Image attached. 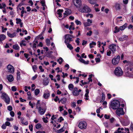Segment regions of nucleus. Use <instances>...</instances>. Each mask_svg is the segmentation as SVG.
Masks as SVG:
<instances>
[{
    "label": "nucleus",
    "instance_id": "32",
    "mask_svg": "<svg viewBox=\"0 0 133 133\" xmlns=\"http://www.w3.org/2000/svg\"><path fill=\"white\" fill-rule=\"evenodd\" d=\"M63 61V60L62 58L61 57H60L59 58L57 59V61L59 62L60 64H61Z\"/></svg>",
    "mask_w": 133,
    "mask_h": 133
},
{
    "label": "nucleus",
    "instance_id": "46",
    "mask_svg": "<svg viewBox=\"0 0 133 133\" xmlns=\"http://www.w3.org/2000/svg\"><path fill=\"white\" fill-rule=\"evenodd\" d=\"M37 68V67L36 65H34L32 66V68L35 72V71L36 70Z\"/></svg>",
    "mask_w": 133,
    "mask_h": 133
},
{
    "label": "nucleus",
    "instance_id": "63",
    "mask_svg": "<svg viewBox=\"0 0 133 133\" xmlns=\"http://www.w3.org/2000/svg\"><path fill=\"white\" fill-rule=\"evenodd\" d=\"M39 69L40 70L41 72H43L44 71V70L43 69L42 66H40L39 67Z\"/></svg>",
    "mask_w": 133,
    "mask_h": 133
},
{
    "label": "nucleus",
    "instance_id": "1",
    "mask_svg": "<svg viewBox=\"0 0 133 133\" xmlns=\"http://www.w3.org/2000/svg\"><path fill=\"white\" fill-rule=\"evenodd\" d=\"M124 63H126L128 66L127 67L126 69L128 71H131V73L126 71V70L125 72L126 75L130 77H133V62L127 61V60L123 61Z\"/></svg>",
    "mask_w": 133,
    "mask_h": 133
},
{
    "label": "nucleus",
    "instance_id": "43",
    "mask_svg": "<svg viewBox=\"0 0 133 133\" xmlns=\"http://www.w3.org/2000/svg\"><path fill=\"white\" fill-rule=\"evenodd\" d=\"M29 104L32 108H34V106L35 104V103H32L30 101L29 102Z\"/></svg>",
    "mask_w": 133,
    "mask_h": 133
},
{
    "label": "nucleus",
    "instance_id": "34",
    "mask_svg": "<svg viewBox=\"0 0 133 133\" xmlns=\"http://www.w3.org/2000/svg\"><path fill=\"white\" fill-rule=\"evenodd\" d=\"M13 48L16 50H18L19 49V47L18 45L16 44L13 45Z\"/></svg>",
    "mask_w": 133,
    "mask_h": 133
},
{
    "label": "nucleus",
    "instance_id": "27",
    "mask_svg": "<svg viewBox=\"0 0 133 133\" xmlns=\"http://www.w3.org/2000/svg\"><path fill=\"white\" fill-rule=\"evenodd\" d=\"M26 42L24 40H23L21 42L20 45L21 47L23 46H25L26 45Z\"/></svg>",
    "mask_w": 133,
    "mask_h": 133
},
{
    "label": "nucleus",
    "instance_id": "55",
    "mask_svg": "<svg viewBox=\"0 0 133 133\" xmlns=\"http://www.w3.org/2000/svg\"><path fill=\"white\" fill-rule=\"evenodd\" d=\"M79 39L78 38H77L76 39L75 41V42L77 43V45H78L79 44Z\"/></svg>",
    "mask_w": 133,
    "mask_h": 133
},
{
    "label": "nucleus",
    "instance_id": "11",
    "mask_svg": "<svg viewBox=\"0 0 133 133\" xmlns=\"http://www.w3.org/2000/svg\"><path fill=\"white\" fill-rule=\"evenodd\" d=\"M120 58V57L119 56L114 57L112 60V64L114 65H116L118 64L119 63Z\"/></svg>",
    "mask_w": 133,
    "mask_h": 133
},
{
    "label": "nucleus",
    "instance_id": "49",
    "mask_svg": "<svg viewBox=\"0 0 133 133\" xmlns=\"http://www.w3.org/2000/svg\"><path fill=\"white\" fill-rule=\"evenodd\" d=\"M110 121L111 123H113L116 121V120L114 118L112 117L110 119Z\"/></svg>",
    "mask_w": 133,
    "mask_h": 133
},
{
    "label": "nucleus",
    "instance_id": "52",
    "mask_svg": "<svg viewBox=\"0 0 133 133\" xmlns=\"http://www.w3.org/2000/svg\"><path fill=\"white\" fill-rule=\"evenodd\" d=\"M46 42L47 45H50V40L49 39H46Z\"/></svg>",
    "mask_w": 133,
    "mask_h": 133
},
{
    "label": "nucleus",
    "instance_id": "38",
    "mask_svg": "<svg viewBox=\"0 0 133 133\" xmlns=\"http://www.w3.org/2000/svg\"><path fill=\"white\" fill-rule=\"evenodd\" d=\"M16 23L17 24L20 23L22 21L21 20L20 18H16Z\"/></svg>",
    "mask_w": 133,
    "mask_h": 133
},
{
    "label": "nucleus",
    "instance_id": "36",
    "mask_svg": "<svg viewBox=\"0 0 133 133\" xmlns=\"http://www.w3.org/2000/svg\"><path fill=\"white\" fill-rule=\"evenodd\" d=\"M115 30L114 31V32L115 33L118 32L119 30V28L117 26H116L115 27Z\"/></svg>",
    "mask_w": 133,
    "mask_h": 133
},
{
    "label": "nucleus",
    "instance_id": "45",
    "mask_svg": "<svg viewBox=\"0 0 133 133\" xmlns=\"http://www.w3.org/2000/svg\"><path fill=\"white\" fill-rule=\"evenodd\" d=\"M40 3L41 4L42 6H44L45 5H46L45 4V2L44 0H41V1Z\"/></svg>",
    "mask_w": 133,
    "mask_h": 133
},
{
    "label": "nucleus",
    "instance_id": "24",
    "mask_svg": "<svg viewBox=\"0 0 133 133\" xmlns=\"http://www.w3.org/2000/svg\"><path fill=\"white\" fill-rule=\"evenodd\" d=\"M86 93L85 95V99L86 100H88L89 99V96L88 94H89V90L88 89H87L85 90Z\"/></svg>",
    "mask_w": 133,
    "mask_h": 133
},
{
    "label": "nucleus",
    "instance_id": "61",
    "mask_svg": "<svg viewBox=\"0 0 133 133\" xmlns=\"http://www.w3.org/2000/svg\"><path fill=\"white\" fill-rule=\"evenodd\" d=\"M59 110L60 111H62L63 110V106H60L58 108Z\"/></svg>",
    "mask_w": 133,
    "mask_h": 133
},
{
    "label": "nucleus",
    "instance_id": "44",
    "mask_svg": "<svg viewBox=\"0 0 133 133\" xmlns=\"http://www.w3.org/2000/svg\"><path fill=\"white\" fill-rule=\"evenodd\" d=\"M17 78L19 79L20 78V72L18 70L17 71Z\"/></svg>",
    "mask_w": 133,
    "mask_h": 133
},
{
    "label": "nucleus",
    "instance_id": "41",
    "mask_svg": "<svg viewBox=\"0 0 133 133\" xmlns=\"http://www.w3.org/2000/svg\"><path fill=\"white\" fill-rule=\"evenodd\" d=\"M75 22L76 24L77 25H80L82 24L81 22L77 19L76 20Z\"/></svg>",
    "mask_w": 133,
    "mask_h": 133
},
{
    "label": "nucleus",
    "instance_id": "2",
    "mask_svg": "<svg viewBox=\"0 0 133 133\" xmlns=\"http://www.w3.org/2000/svg\"><path fill=\"white\" fill-rule=\"evenodd\" d=\"M120 105L119 101L117 100H114L112 101L111 103V106L113 109H116L119 108Z\"/></svg>",
    "mask_w": 133,
    "mask_h": 133
},
{
    "label": "nucleus",
    "instance_id": "42",
    "mask_svg": "<svg viewBox=\"0 0 133 133\" xmlns=\"http://www.w3.org/2000/svg\"><path fill=\"white\" fill-rule=\"evenodd\" d=\"M85 16L87 17H89L90 18H92L93 17V15L90 14H87Z\"/></svg>",
    "mask_w": 133,
    "mask_h": 133
},
{
    "label": "nucleus",
    "instance_id": "18",
    "mask_svg": "<svg viewBox=\"0 0 133 133\" xmlns=\"http://www.w3.org/2000/svg\"><path fill=\"white\" fill-rule=\"evenodd\" d=\"M75 3L74 2V4L78 9L81 7V0H74Z\"/></svg>",
    "mask_w": 133,
    "mask_h": 133
},
{
    "label": "nucleus",
    "instance_id": "7",
    "mask_svg": "<svg viewBox=\"0 0 133 133\" xmlns=\"http://www.w3.org/2000/svg\"><path fill=\"white\" fill-rule=\"evenodd\" d=\"M36 108L38 109L39 113L41 115H43L45 112L46 110V107H38V106H36Z\"/></svg>",
    "mask_w": 133,
    "mask_h": 133
},
{
    "label": "nucleus",
    "instance_id": "62",
    "mask_svg": "<svg viewBox=\"0 0 133 133\" xmlns=\"http://www.w3.org/2000/svg\"><path fill=\"white\" fill-rule=\"evenodd\" d=\"M92 33V32L91 31H90L89 32L87 33V36H90Z\"/></svg>",
    "mask_w": 133,
    "mask_h": 133
},
{
    "label": "nucleus",
    "instance_id": "51",
    "mask_svg": "<svg viewBox=\"0 0 133 133\" xmlns=\"http://www.w3.org/2000/svg\"><path fill=\"white\" fill-rule=\"evenodd\" d=\"M105 99V95L104 94H102V99L101 100L100 102H103Z\"/></svg>",
    "mask_w": 133,
    "mask_h": 133
},
{
    "label": "nucleus",
    "instance_id": "23",
    "mask_svg": "<svg viewBox=\"0 0 133 133\" xmlns=\"http://www.w3.org/2000/svg\"><path fill=\"white\" fill-rule=\"evenodd\" d=\"M63 10L62 9H58L57 11V14L58 15V17H62V13L63 12Z\"/></svg>",
    "mask_w": 133,
    "mask_h": 133
},
{
    "label": "nucleus",
    "instance_id": "50",
    "mask_svg": "<svg viewBox=\"0 0 133 133\" xmlns=\"http://www.w3.org/2000/svg\"><path fill=\"white\" fill-rule=\"evenodd\" d=\"M11 89L12 91H16L17 90L16 87L15 86L12 87Z\"/></svg>",
    "mask_w": 133,
    "mask_h": 133
},
{
    "label": "nucleus",
    "instance_id": "54",
    "mask_svg": "<svg viewBox=\"0 0 133 133\" xmlns=\"http://www.w3.org/2000/svg\"><path fill=\"white\" fill-rule=\"evenodd\" d=\"M69 29L70 30H73L75 29V28L74 26L70 25L69 26Z\"/></svg>",
    "mask_w": 133,
    "mask_h": 133
},
{
    "label": "nucleus",
    "instance_id": "17",
    "mask_svg": "<svg viewBox=\"0 0 133 133\" xmlns=\"http://www.w3.org/2000/svg\"><path fill=\"white\" fill-rule=\"evenodd\" d=\"M71 13V10L68 9H65L64 13H63L64 17L70 15Z\"/></svg>",
    "mask_w": 133,
    "mask_h": 133
},
{
    "label": "nucleus",
    "instance_id": "4",
    "mask_svg": "<svg viewBox=\"0 0 133 133\" xmlns=\"http://www.w3.org/2000/svg\"><path fill=\"white\" fill-rule=\"evenodd\" d=\"M123 72L121 68L117 67L116 68L114 71V74L117 76H120L123 74Z\"/></svg>",
    "mask_w": 133,
    "mask_h": 133
},
{
    "label": "nucleus",
    "instance_id": "39",
    "mask_svg": "<svg viewBox=\"0 0 133 133\" xmlns=\"http://www.w3.org/2000/svg\"><path fill=\"white\" fill-rule=\"evenodd\" d=\"M40 92L39 90L38 89H36L35 91V94L36 95H37L39 94Z\"/></svg>",
    "mask_w": 133,
    "mask_h": 133
},
{
    "label": "nucleus",
    "instance_id": "58",
    "mask_svg": "<svg viewBox=\"0 0 133 133\" xmlns=\"http://www.w3.org/2000/svg\"><path fill=\"white\" fill-rule=\"evenodd\" d=\"M104 118L106 119H108L110 118V116L106 114H105L104 116Z\"/></svg>",
    "mask_w": 133,
    "mask_h": 133
},
{
    "label": "nucleus",
    "instance_id": "12",
    "mask_svg": "<svg viewBox=\"0 0 133 133\" xmlns=\"http://www.w3.org/2000/svg\"><path fill=\"white\" fill-rule=\"evenodd\" d=\"M124 129L123 128L121 129L120 128H118L117 129V131L115 132L114 133H129V130L128 128L125 129V132L123 131Z\"/></svg>",
    "mask_w": 133,
    "mask_h": 133
},
{
    "label": "nucleus",
    "instance_id": "8",
    "mask_svg": "<svg viewBox=\"0 0 133 133\" xmlns=\"http://www.w3.org/2000/svg\"><path fill=\"white\" fill-rule=\"evenodd\" d=\"M125 117L126 119V121L122 118H119V119L121 123L123 125L126 126L129 124V121L128 119V117L127 116L125 115Z\"/></svg>",
    "mask_w": 133,
    "mask_h": 133
},
{
    "label": "nucleus",
    "instance_id": "64",
    "mask_svg": "<svg viewBox=\"0 0 133 133\" xmlns=\"http://www.w3.org/2000/svg\"><path fill=\"white\" fill-rule=\"evenodd\" d=\"M10 114L11 116L13 117L14 116L15 113L14 112L12 111H11L10 112Z\"/></svg>",
    "mask_w": 133,
    "mask_h": 133
},
{
    "label": "nucleus",
    "instance_id": "9",
    "mask_svg": "<svg viewBox=\"0 0 133 133\" xmlns=\"http://www.w3.org/2000/svg\"><path fill=\"white\" fill-rule=\"evenodd\" d=\"M78 127L81 129H85L87 127V123L85 121L80 122L79 123Z\"/></svg>",
    "mask_w": 133,
    "mask_h": 133
},
{
    "label": "nucleus",
    "instance_id": "33",
    "mask_svg": "<svg viewBox=\"0 0 133 133\" xmlns=\"http://www.w3.org/2000/svg\"><path fill=\"white\" fill-rule=\"evenodd\" d=\"M49 83V82L48 81V79H47V80H44L43 81V85H47Z\"/></svg>",
    "mask_w": 133,
    "mask_h": 133
},
{
    "label": "nucleus",
    "instance_id": "29",
    "mask_svg": "<svg viewBox=\"0 0 133 133\" xmlns=\"http://www.w3.org/2000/svg\"><path fill=\"white\" fill-rule=\"evenodd\" d=\"M96 45V43L95 42H92L91 43H90L89 44L90 47V48H91L94 47Z\"/></svg>",
    "mask_w": 133,
    "mask_h": 133
},
{
    "label": "nucleus",
    "instance_id": "57",
    "mask_svg": "<svg viewBox=\"0 0 133 133\" xmlns=\"http://www.w3.org/2000/svg\"><path fill=\"white\" fill-rule=\"evenodd\" d=\"M116 9H120V5L119 4H117L115 5Z\"/></svg>",
    "mask_w": 133,
    "mask_h": 133
},
{
    "label": "nucleus",
    "instance_id": "14",
    "mask_svg": "<svg viewBox=\"0 0 133 133\" xmlns=\"http://www.w3.org/2000/svg\"><path fill=\"white\" fill-rule=\"evenodd\" d=\"M8 71L11 73H14V68L13 66L10 64H9L7 66Z\"/></svg>",
    "mask_w": 133,
    "mask_h": 133
},
{
    "label": "nucleus",
    "instance_id": "20",
    "mask_svg": "<svg viewBox=\"0 0 133 133\" xmlns=\"http://www.w3.org/2000/svg\"><path fill=\"white\" fill-rule=\"evenodd\" d=\"M8 35L10 38H13L15 37L17 34L16 32H14L12 34H11L8 32H7Z\"/></svg>",
    "mask_w": 133,
    "mask_h": 133
},
{
    "label": "nucleus",
    "instance_id": "31",
    "mask_svg": "<svg viewBox=\"0 0 133 133\" xmlns=\"http://www.w3.org/2000/svg\"><path fill=\"white\" fill-rule=\"evenodd\" d=\"M74 86L72 84H70L68 86V88L69 89L71 90L72 91V89L74 88Z\"/></svg>",
    "mask_w": 133,
    "mask_h": 133
},
{
    "label": "nucleus",
    "instance_id": "10",
    "mask_svg": "<svg viewBox=\"0 0 133 133\" xmlns=\"http://www.w3.org/2000/svg\"><path fill=\"white\" fill-rule=\"evenodd\" d=\"M116 113V114L119 116H120L121 115H124V114L123 108H119L117 109Z\"/></svg>",
    "mask_w": 133,
    "mask_h": 133
},
{
    "label": "nucleus",
    "instance_id": "6",
    "mask_svg": "<svg viewBox=\"0 0 133 133\" xmlns=\"http://www.w3.org/2000/svg\"><path fill=\"white\" fill-rule=\"evenodd\" d=\"M2 99H3L7 104H9L10 102V98L5 93H3L1 96Z\"/></svg>",
    "mask_w": 133,
    "mask_h": 133
},
{
    "label": "nucleus",
    "instance_id": "19",
    "mask_svg": "<svg viewBox=\"0 0 133 133\" xmlns=\"http://www.w3.org/2000/svg\"><path fill=\"white\" fill-rule=\"evenodd\" d=\"M116 46L115 44H112L110 45L109 48L114 53L115 52L116 50Z\"/></svg>",
    "mask_w": 133,
    "mask_h": 133
},
{
    "label": "nucleus",
    "instance_id": "13",
    "mask_svg": "<svg viewBox=\"0 0 133 133\" xmlns=\"http://www.w3.org/2000/svg\"><path fill=\"white\" fill-rule=\"evenodd\" d=\"M81 91V89L78 90V89L76 88H74L73 90L72 93L73 95L74 96H77L79 94V92Z\"/></svg>",
    "mask_w": 133,
    "mask_h": 133
},
{
    "label": "nucleus",
    "instance_id": "37",
    "mask_svg": "<svg viewBox=\"0 0 133 133\" xmlns=\"http://www.w3.org/2000/svg\"><path fill=\"white\" fill-rule=\"evenodd\" d=\"M42 127L41 125L39 123H37L36 125V128L37 129H39L41 128Z\"/></svg>",
    "mask_w": 133,
    "mask_h": 133
},
{
    "label": "nucleus",
    "instance_id": "15",
    "mask_svg": "<svg viewBox=\"0 0 133 133\" xmlns=\"http://www.w3.org/2000/svg\"><path fill=\"white\" fill-rule=\"evenodd\" d=\"M92 22V20L88 19H87V22H84L83 24L84 26L87 27L91 25Z\"/></svg>",
    "mask_w": 133,
    "mask_h": 133
},
{
    "label": "nucleus",
    "instance_id": "30",
    "mask_svg": "<svg viewBox=\"0 0 133 133\" xmlns=\"http://www.w3.org/2000/svg\"><path fill=\"white\" fill-rule=\"evenodd\" d=\"M127 25V23H125L123 25L121 26L120 27V29L121 30H124L126 27Z\"/></svg>",
    "mask_w": 133,
    "mask_h": 133
},
{
    "label": "nucleus",
    "instance_id": "47",
    "mask_svg": "<svg viewBox=\"0 0 133 133\" xmlns=\"http://www.w3.org/2000/svg\"><path fill=\"white\" fill-rule=\"evenodd\" d=\"M97 0H88L89 2L91 4H95V2L94 1H96Z\"/></svg>",
    "mask_w": 133,
    "mask_h": 133
},
{
    "label": "nucleus",
    "instance_id": "60",
    "mask_svg": "<svg viewBox=\"0 0 133 133\" xmlns=\"http://www.w3.org/2000/svg\"><path fill=\"white\" fill-rule=\"evenodd\" d=\"M43 121L45 123H47L48 122V121L45 118L43 117L42 118Z\"/></svg>",
    "mask_w": 133,
    "mask_h": 133
},
{
    "label": "nucleus",
    "instance_id": "48",
    "mask_svg": "<svg viewBox=\"0 0 133 133\" xmlns=\"http://www.w3.org/2000/svg\"><path fill=\"white\" fill-rule=\"evenodd\" d=\"M111 53V51L110 50H108L107 51V56H110V54Z\"/></svg>",
    "mask_w": 133,
    "mask_h": 133
},
{
    "label": "nucleus",
    "instance_id": "16",
    "mask_svg": "<svg viewBox=\"0 0 133 133\" xmlns=\"http://www.w3.org/2000/svg\"><path fill=\"white\" fill-rule=\"evenodd\" d=\"M50 95V94L49 91L48 90H46L44 92L43 97L45 99H47L49 97Z\"/></svg>",
    "mask_w": 133,
    "mask_h": 133
},
{
    "label": "nucleus",
    "instance_id": "26",
    "mask_svg": "<svg viewBox=\"0 0 133 133\" xmlns=\"http://www.w3.org/2000/svg\"><path fill=\"white\" fill-rule=\"evenodd\" d=\"M127 38L128 37L126 35H123L119 38V39L121 41H123L127 40Z\"/></svg>",
    "mask_w": 133,
    "mask_h": 133
},
{
    "label": "nucleus",
    "instance_id": "22",
    "mask_svg": "<svg viewBox=\"0 0 133 133\" xmlns=\"http://www.w3.org/2000/svg\"><path fill=\"white\" fill-rule=\"evenodd\" d=\"M7 79L10 82H11L14 80V77L12 75H9L7 76Z\"/></svg>",
    "mask_w": 133,
    "mask_h": 133
},
{
    "label": "nucleus",
    "instance_id": "5",
    "mask_svg": "<svg viewBox=\"0 0 133 133\" xmlns=\"http://www.w3.org/2000/svg\"><path fill=\"white\" fill-rule=\"evenodd\" d=\"M74 38L73 36L69 34H67L65 35V43L66 44H68L71 41H73L71 39Z\"/></svg>",
    "mask_w": 133,
    "mask_h": 133
},
{
    "label": "nucleus",
    "instance_id": "40",
    "mask_svg": "<svg viewBox=\"0 0 133 133\" xmlns=\"http://www.w3.org/2000/svg\"><path fill=\"white\" fill-rule=\"evenodd\" d=\"M6 6L5 4L4 3H2V4H0V8H5Z\"/></svg>",
    "mask_w": 133,
    "mask_h": 133
},
{
    "label": "nucleus",
    "instance_id": "3",
    "mask_svg": "<svg viewBox=\"0 0 133 133\" xmlns=\"http://www.w3.org/2000/svg\"><path fill=\"white\" fill-rule=\"evenodd\" d=\"M82 13H88L91 11V10L87 6L84 5L81 6L78 9Z\"/></svg>",
    "mask_w": 133,
    "mask_h": 133
},
{
    "label": "nucleus",
    "instance_id": "28",
    "mask_svg": "<svg viewBox=\"0 0 133 133\" xmlns=\"http://www.w3.org/2000/svg\"><path fill=\"white\" fill-rule=\"evenodd\" d=\"M6 38L5 36L3 34H1L0 35V42L4 40Z\"/></svg>",
    "mask_w": 133,
    "mask_h": 133
},
{
    "label": "nucleus",
    "instance_id": "53",
    "mask_svg": "<svg viewBox=\"0 0 133 133\" xmlns=\"http://www.w3.org/2000/svg\"><path fill=\"white\" fill-rule=\"evenodd\" d=\"M66 102V99L65 98H63L62 99L61 102L62 103L64 104Z\"/></svg>",
    "mask_w": 133,
    "mask_h": 133
},
{
    "label": "nucleus",
    "instance_id": "35",
    "mask_svg": "<svg viewBox=\"0 0 133 133\" xmlns=\"http://www.w3.org/2000/svg\"><path fill=\"white\" fill-rule=\"evenodd\" d=\"M66 44L67 45V47L69 48L71 50L73 49V47L69 43H68V44Z\"/></svg>",
    "mask_w": 133,
    "mask_h": 133
},
{
    "label": "nucleus",
    "instance_id": "25",
    "mask_svg": "<svg viewBox=\"0 0 133 133\" xmlns=\"http://www.w3.org/2000/svg\"><path fill=\"white\" fill-rule=\"evenodd\" d=\"M21 4H19L17 6V10L18 11L19 10H24V8L23 7H21Z\"/></svg>",
    "mask_w": 133,
    "mask_h": 133
},
{
    "label": "nucleus",
    "instance_id": "56",
    "mask_svg": "<svg viewBox=\"0 0 133 133\" xmlns=\"http://www.w3.org/2000/svg\"><path fill=\"white\" fill-rule=\"evenodd\" d=\"M36 38L38 39H44V38L42 36H38L36 37Z\"/></svg>",
    "mask_w": 133,
    "mask_h": 133
},
{
    "label": "nucleus",
    "instance_id": "21",
    "mask_svg": "<svg viewBox=\"0 0 133 133\" xmlns=\"http://www.w3.org/2000/svg\"><path fill=\"white\" fill-rule=\"evenodd\" d=\"M21 123L22 124L24 125H27L28 124V122L25 121L24 118L23 117L21 118Z\"/></svg>",
    "mask_w": 133,
    "mask_h": 133
},
{
    "label": "nucleus",
    "instance_id": "59",
    "mask_svg": "<svg viewBox=\"0 0 133 133\" xmlns=\"http://www.w3.org/2000/svg\"><path fill=\"white\" fill-rule=\"evenodd\" d=\"M76 102H72L71 104V106L73 107H75L76 106Z\"/></svg>",
    "mask_w": 133,
    "mask_h": 133
}]
</instances>
